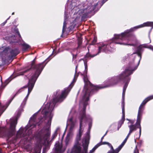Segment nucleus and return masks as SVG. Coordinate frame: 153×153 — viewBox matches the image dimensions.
<instances>
[{"instance_id": "1", "label": "nucleus", "mask_w": 153, "mask_h": 153, "mask_svg": "<svg viewBox=\"0 0 153 153\" xmlns=\"http://www.w3.org/2000/svg\"><path fill=\"white\" fill-rule=\"evenodd\" d=\"M75 79L74 78L73 82L71 85H72L71 88H67L62 91L59 97L53 99L52 102L45 103L37 113L34 114L33 117L30 118L29 123L25 128H21L17 134L18 137H25V138L28 139L27 136L30 135L31 132V129L36 126V123H38L36 117L40 121L43 119H45V122H47L45 126L40 130L36 134V138L37 140L38 144H40L42 141L48 140V138L50 135V127L51 125V120L53 116V114L52 113L55 103L57 102H61L67 96L70 92L71 89L73 85L72 83L75 82Z\"/></svg>"}, {"instance_id": "2", "label": "nucleus", "mask_w": 153, "mask_h": 153, "mask_svg": "<svg viewBox=\"0 0 153 153\" xmlns=\"http://www.w3.org/2000/svg\"><path fill=\"white\" fill-rule=\"evenodd\" d=\"M85 77H84V78L85 82V86L82 91V94L83 95L82 99L80 102L81 103L83 104V107L82 111L80 113L79 117V119L80 120L79 132V134L77 135L75 145H74L71 151H70L69 150L68 151V153H87L88 147L89 144L88 140L85 139L83 140L82 143L83 149V150L81 152L80 150L81 147L80 146L81 145L82 141L80 140V137L82 136V132L81 131V129L83 122H84L85 123L88 120H90V118L88 116H86L85 114L86 106L87 105V102L89 100V97L90 95V92L91 93L94 90H97L99 88H102L113 86L116 84L119 80H123L125 81H126V82L125 83L123 87L122 95L123 101L122 104V105L123 116L121 120V124H120V123H119L118 130L121 127L122 124L123 123L125 119L124 103V96L126 91L128 83L130 81V79L128 77H116L114 79H112L110 81V82H112L111 84L108 86H106L104 87H101L94 86L91 84L89 81H86L85 80Z\"/></svg>"}, {"instance_id": "3", "label": "nucleus", "mask_w": 153, "mask_h": 153, "mask_svg": "<svg viewBox=\"0 0 153 153\" xmlns=\"http://www.w3.org/2000/svg\"><path fill=\"white\" fill-rule=\"evenodd\" d=\"M144 27H151L153 28V22H148L144 23L142 24L128 30L121 34L115 35L114 40L117 41L115 42L116 44L120 45H134L132 43L136 42V39L134 36L131 35L129 33L137 29Z\"/></svg>"}, {"instance_id": "4", "label": "nucleus", "mask_w": 153, "mask_h": 153, "mask_svg": "<svg viewBox=\"0 0 153 153\" xmlns=\"http://www.w3.org/2000/svg\"><path fill=\"white\" fill-rule=\"evenodd\" d=\"M107 0H93L92 2H86L85 4L79 5L78 7H74L73 10H77L76 14L82 16V18L84 19L87 17L88 14L93 11L96 6L100 4L101 6Z\"/></svg>"}, {"instance_id": "5", "label": "nucleus", "mask_w": 153, "mask_h": 153, "mask_svg": "<svg viewBox=\"0 0 153 153\" xmlns=\"http://www.w3.org/2000/svg\"><path fill=\"white\" fill-rule=\"evenodd\" d=\"M35 61L34 59L32 62L30 68L25 71V72H26L30 70L35 69L36 70L34 74L32 75L30 79H29L27 85V86L28 87V92L25 98V100H26L27 99L29 95L33 88L37 79L44 67V66L43 65V63L39 64L36 65H35Z\"/></svg>"}, {"instance_id": "6", "label": "nucleus", "mask_w": 153, "mask_h": 153, "mask_svg": "<svg viewBox=\"0 0 153 153\" xmlns=\"http://www.w3.org/2000/svg\"><path fill=\"white\" fill-rule=\"evenodd\" d=\"M153 99V95L151 96L146 98L140 105L138 111L137 119L136 123L134 125H131L128 126L129 128V134H131L133 131H135L137 128H139V135L140 137L141 134V127L140 125V122L141 119V116L143 111V106L145 104L150 100Z\"/></svg>"}, {"instance_id": "7", "label": "nucleus", "mask_w": 153, "mask_h": 153, "mask_svg": "<svg viewBox=\"0 0 153 153\" xmlns=\"http://www.w3.org/2000/svg\"><path fill=\"white\" fill-rule=\"evenodd\" d=\"M76 126V121L72 117H71L68 119L67 126L69 127V129L65 138V143L66 145H68L69 141L72 138L74 135V130Z\"/></svg>"}, {"instance_id": "8", "label": "nucleus", "mask_w": 153, "mask_h": 153, "mask_svg": "<svg viewBox=\"0 0 153 153\" xmlns=\"http://www.w3.org/2000/svg\"><path fill=\"white\" fill-rule=\"evenodd\" d=\"M17 124V120L15 118L11 119L10 120V128L8 131L11 134L15 130V126Z\"/></svg>"}, {"instance_id": "9", "label": "nucleus", "mask_w": 153, "mask_h": 153, "mask_svg": "<svg viewBox=\"0 0 153 153\" xmlns=\"http://www.w3.org/2000/svg\"><path fill=\"white\" fill-rule=\"evenodd\" d=\"M97 144L99 145V146L102 145H108L109 147L111 148V150L109 151L107 153H117V152H116L115 150H114L111 145L108 142H100Z\"/></svg>"}, {"instance_id": "10", "label": "nucleus", "mask_w": 153, "mask_h": 153, "mask_svg": "<svg viewBox=\"0 0 153 153\" xmlns=\"http://www.w3.org/2000/svg\"><path fill=\"white\" fill-rule=\"evenodd\" d=\"M56 149L58 151L60 152H64L65 150V149H63L62 148V144H60L59 143V142H56L55 145Z\"/></svg>"}, {"instance_id": "11", "label": "nucleus", "mask_w": 153, "mask_h": 153, "mask_svg": "<svg viewBox=\"0 0 153 153\" xmlns=\"http://www.w3.org/2000/svg\"><path fill=\"white\" fill-rule=\"evenodd\" d=\"M107 45L106 44L103 43H101L99 47V51L98 53H100L102 51L104 50H107Z\"/></svg>"}, {"instance_id": "12", "label": "nucleus", "mask_w": 153, "mask_h": 153, "mask_svg": "<svg viewBox=\"0 0 153 153\" xmlns=\"http://www.w3.org/2000/svg\"><path fill=\"white\" fill-rule=\"evenodd\" d=\"M126 141H127L126 140H124L122 144L116 149V150H115V152H117L118 153L124 145Z\"/></svg>"}, {"instance_id": "13", "label": "nucleus", "mask_w": 153, "mask_h": 153, "mask_svg": "<svg viewBox=\"0 0 153 153\" xmlns=\"http://www.w3.org/2000/svg\"><path fill=\"white\" fill-rule=\"evenodd\" d=\"M126 141H127L126 140H124L122 144L116 149V150H115V152H117L118 153L124 145Z\"/></svg>"}, {"instance_id": "14", "label": "nucleus", "mask_w": 153, "mask_h": 153, "mask_svg": "<svg viewBox=\"0 0 153 153\" xmlns=\"http://www.w3.org/2000/svg\"><path fill=\"white\" fill-rule=\"evenodd\" d=\"M66 14L65 12V20H64V22L63 25V30H62L63 32L65 31V29H66Z\"/></svg>"}, {"instance_id": "15", "label": "nucleus", "mask_w": 153, "mask_h": 153, "mask_svg": "<svg viewBox=\"0 0 153 153\" xmlns=\"http://www.w3.org/2000/svg\"><path fill=\"white\" fill-rule=\"evenodd\" d=\"M141 47L148 48L153 51V46H152L151 45H150L148 46L147 44H144V45H143L140 46H139L138 48L139 49Z\"/></svg>"}, {"instance_id": "16", "label": "nucleus", "mask_w": 153, "mask_h": 153, "mask_svg": "<svg viewBox=\"0 0 153 153\" xmlns=\"http://www.w3.org/2000/svg\"><path fill=\"white\" fill-rule=\"evenodd\" d=\"M11 56L12 57L18 54L17 50L14 49L11 50L10 52Z\"/></svg>"}, {"instance_id": "17", "label": "nucleus", "mask_w": 153, "mask_h": 153, "mask_svg": "<svg viewBox=\"0 0 153 153\" xmlns=\"http://www.w3.org/2000/svg\"><path fill=\"white\" fill-rule=\"evenodd\" d=\"M99 146V145L97 144L89 152V153H93L95 150Z\"/></svg>"}, {"instance_id": "18", "label": "nucleus", "mask_w": 153, "mask_h": 153, "mask_svg": "<svg viewBox=\"0 0 153 153\" xmlns=\"http://www.w3.org/2000/svg\"><path fill=\"white\" fill-rule=\"evenodd\" d=\"M22 45L23 46V48H24L25 49H27L29 48L30 47L29 45L27 44L25 42H24Z\"/></svg>"}, {"instance_id": "19", "label": "nucleus", "mask_w": 153, "mask_h": 153, "mask_svg": "<svg viewBox=\"0 0 153 153\" xmlns=\"http://www.w3.org/2000/svg\"><path fill=\"white\" fill-rule=\"evenodd\" d=\"M59 128H57L56 130L55 131L54 134H53L52 136V139L53 140L57 136V131Z\"/></svg>"}, {"instance_id": "20", "label": "nucleus", "mask_w": 153, "mask_h": 153, "mask_svg": "<svg viewBox=\"0 0 153 153\" xmlns=\"http://www.w3.org/2000/svg\"><path fill=\"white\" fill-rule=\"evenodd\" d=\"M10 79H8L4 83L5 84V85H7V84L11 80L10 79V80H9Z\"/></svg>"}, {"instance_id": "21", "label": "nucleus", "mask_w": 153, "mask_h": 153, "mask_svg": "<svg viewBox=\"0 0 153 153\" xmlns=\"http://www.w3.org/2000/svg\"><path fill=\"white\" fill-rule=\"evenodd\" d=\"M5 129L4 128H1L0 127V134L1 133V132L2 131H3V130H4Z\"/></svg>"}, {"instance_id": "22", "label": "nucleus", "mask_w": 153, "mask_h": 153, "mask_svg": "<svg viewBox=\"0 0 153 153\" xmlns=\"http://www.w3.org/2000/svg\"><path fill=\"white\" fill-rule=\"evenodd\" d=\"M16 35H17L19 37H21L18 31H17L16 33Z\"/></svg>"}, {"instance_id": "23", "label": "nucleus", "mask_w": 153, "mask_h": 153, "mask_svg": "<svg viewBox=\"0 0 153 153\" xmlns=\"http://www.w3.org/2000/svg\"><path fill=\"white\" fill-rule=\"evenodd\" d=\"M97 41L96 38H94V40L92 42V44H94Z\"/></svg>"}, {"instance_id": "24", "label": "nucleus", "mask_w": 153, "mask_h": 153, "mask_svg": "<svg viewBox=\"0 0 153 153\" xmlns=\"http://www.w3.org/2000/svg\"><path fill=\"white\" fill-rule=\"evenodd\" d=\"M22 109H21L20 111H19V110L18 111V115H20V114L21 112L22 111Z\"/></svg>"}, {"instance_id": "25", "label": "nucleus", "mask_w": 153, "mask_h": 153, "mask_svg": "<svg viewBox=\"0 0 153 153\" xmlns=\"http://www.w3.org/2000/svg\"><path fill=\"white\" fill-rule=\"evenodd\" d=\"M130 134H129V133H128L127 136L126 137V138L125 139V140H126L127 141L128 138L129 136V135H130Z\"/></svg>"}, {"instance_id": "26", "label": "nucleus", "mask_w": 153, "mask_h": 153, "mask_svg": "<svg viewBox=\"0 0 153 153\" xmlns=\"http://www.w3.org/2000/svg\"><path fill=\"white\" fill-rule=\"evenodd\" d=\"M130 134H129V133H128L127 136L126 137V138L125 139V140H126L127 141L128 138L129 136V135H130Z\"/></svg>"}, {"instance_id": "27", "label": "nucleus", "mask_w": 153, "mask_h": 153, "mask_svg": "<svg viewBox=\"0 0 153 153\" xmlns=\"http://www.w3.org/2000/svg\"><path fill=\"white\" fill-rule=\"evenodd\" d=\"M81 40L80 39L78 42V45L79 46L80 45H81Z\"/></svg>"}, {"instance_id": "28", "label": "nucleus", "mask_w": 153, "mask_h": 153, "mask_svg": "<svg viewBox=\"0 0 153 153\" xmlns=\"http://www.w3.org/2000/svg\"><path fill=\"white\" fill-rule=\"evenodd\" d=\"M106 133H107V132H106V133L101 138V141L100 142H102V140L103 139L104 137L106 135Z\"/></svg>"}, {"instance_id": "29", "label": "nucleus", "mask_w": 153, "mask_h": 153, "mask_svg": "<svg viewBox=\"0 0 153 153\" xmlns=\"http://www.w3.org/2000/svg\"><path fill=\"white\" fill-rule=\"evenodd\" d=\"M9 18H8V19H7V20H6V21H5L4 22V23H3V24H3V25H4L5 24V23H6V22H7V21L8 19H9Z\"/></svg>"}, {"instance_id": "30", "label": "nucleus", "mask_w": 153, "mask_h": 153, "mask_svg": "<svg viewBox=\"0 0 153 153\" xmlns=\"http://www.w3.org/2000/svg\"><path fill=\"white\" fill-rule=\"evenodd\" d=\"M72 6H75V4L74 2H72Z\"/></svg>"}, {"instance_id": "31", "label": "nucleus", "mask_w": 153, "mask_h": 153, "mask_svg": "<svg viewBox=\"0 0 153 153\" xmlns=\"http://www.w3.org/2000/svg\"><path fill=\"white\" fill-rule=\"evenodd\" d=\"M59 92V91H58L56 92V95H57L58 94V93Z\"/></svg>"}, {"instance_id": "32", "label": "nucleus", "mask_w": 153, "mask_h": 153, "mask_svg": "<svg viewBox=\"0 0 153 153\" xmlns=\"http://www.w3.org/2000/svg\"><path fill=\"white\" fill-rule=\"evenodd\" d=\"M95 55H94V56H90H90H91V57H94V56H95Z\"/></svg>"}, {"instance_id": "33", "label": "nucleus", "mask_w": 153, "mask_h": 153, "mask_svg": "<svg viewBox=\"0 0 153 153\" xmlns=\"http://www.w3.org/2000/svg\"><path fill=\"white\" fill-rule=\"evenodd\" d=\"M14 12L13 13H12V15H13V14H14Z\"/></svg>"}, {"instance_id": "34", "label": "nucleus", "mask_w": 153, "mask_h": 153, "mask_svg": "<svg viewBox=\"0 0 153 153\" xmlns=\"http://www.w3.org/2000/svg\"><path fill=\"white\" fill-rule=\"evenodd\" d=\"M77 67V65L76 66V68Z\"/></svg>"}, {"instance_id": "35", "label": "nucleus", "mask_w": 153, "mask_h": 153, "mask_svg": "<svg viewBox=\"0 0 153 153\" xmlns=\"http://www.w3.org/2000/svg\"><path fill=\"white\" fill-rule=\"evenodd\" d=\"M87 67L86 66H85V68L86 69V68Z\"/></svg>"}, {"instance_id": "36", "label": "nucleus", "mask_w": 153, "mask_h": 153, "mask_svg": "<svg viewBox=\"0 0 153 153\" xmlns=\"http://www.w3.org/2000/svg\"><path fill=\"white\" fill-rule=\"evenodd\" d=\"M90 124H89V127H90Z\"/></svg>"}, {"instance_id": "37", "label": "nucleus", "mask_w": 153, "mask_h": 153, "mask_svg": "<svg viewBox=\"0 0 153 153\" xmlns=\"http://www.w3.org/2000/svg\"><path fill=\"white\" fill-rule=\"evenodd\" d=\"M7 49H8V48H6V50H7Z\"/></svg>"}, {"instance_id": "38", "label": "nucleus", "mask_w": 153, "mask_h": 153, "mask_svg": "<svg viewBox=\"0 0 153 153\" xmlns=\"http://www.w3.org/2000/svg\"><path fill=\"white\" fill-rule=\"evenodd\" d=\"M150 42H151V40H150Z\"/></svg>"}, {"instance_id": "39", "label": "nucleus", "mask_w": 153, "mask_h": 153, "mask_svg": "<svg viewBox=\"0 0 153 153\" xmlns=\"http://www.w3.org/2000/svg\"><path fill=\"white\" fill-rule=\"evenodd\" d=\"M1 49V48H0V49Z\"/></svg>"}]
</instances>
